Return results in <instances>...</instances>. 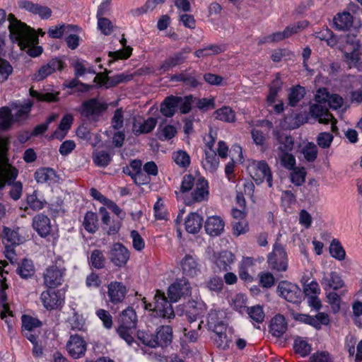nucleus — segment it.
<instances>
[{
  "label": "nucleus",
  "instance_id": "obj_1",
  "mask_svg": "<svg viewBox=\"0 0 362 362\" xmlns=\"http://www.w3.org/2000/svg\"><path fill=\"white\" fill-rule=\"evenodd\" d=\"M8 21L11 40L17 43L21 49H27V53L30 57L40 56L42 52V48L37 45L38 35L43 36L45 34L42 29L39 28L36 32L26 23L18 20L13 13L8 16Z\"/></svg>",
  "mask_w": 362,
  "mask_h": 362
},
{
  "label": "nucleus",
  "instance_id": "obj_2",
  "mask_svg": "<svg viewBox=\"0 0 362 362\" xmlns=\"http://www.w3.org/2000/svg\"><path fill=\"white\" fill-rule=\"evenodd\" d=\"M66 274V268L64 262L61 258H57L54 262L48 266L42 274L43 284L47 288H55L64 281Z\"/></svg>",
  "mask_w": 362,
  "mask_h": 362
},
{
  "label": "nucleus",
  "instance_id": "obj_3",
  "mask_svg": "<svg viewBox=\"0 0 362 362\" xmlns=\"http://www.w3.org/2000/svg\"><path fill=\"white\" fill-rule=\"evenodd\" d=\"M8 140L0 138V188H3L6 184L11 185L18 175V170L8 163L6 156Z\"/></svg>",
  "mask_w": 362,
  "mask_h": 362
},
{
  "label": "nucleus",
  "instance_id": "obj_4",
  "mask_svg": "<svg viewBox=\"0 0 362 362\" xmlns=\"http://www.w3.org/2000/svg\"><path fill=\"white\" fill-rule=\"evenodd\" d=\"M269 268L274 272H284L288 269V258L284 246L276 242L272 251L268 255Z\"/></svg>",
  "mask_w": 362,
  "mask_h": 362
},
{
  "label": "nucleus",
  "instance_id": "obj_5",
  "mask_svg": "<svg viewBox=\"0 0 362 362\" xmlns=\"http://www.w3.org/2000/svg\"><path fill=\"white\" fill-rule=\"evenodd\" d=\"M23 242V238L19 235L18 230L4 227L3 229L2 243L4 245V253L11 264L17 261L15 247Z\"/></svg>",
  "mask_w": 362,
  "mask_h": 362
},
{
  "label": "nucleus",
  "instance_id": "obj_6",
  "mask_svg": "<svg viewBox=\"0 0 362 362\" xmlns=\"http://www.w3.org/2000/svg\"><path fill=\"white\" fill-rule=\"evenodd\" d=\"M107 107L105 100L93 98L83 101L77 110L82 117L95 121L106 111Z\"/></svg>",
  "mask_w": 362,
  "mask_h": 362
},
{
  "label": "nucleus",
  "instance_id": "obj_7",
  "mask_svg": "<svg viewBox=\"0 0 362 362\" xmlns=\"http://www.w3.org/2000/svg\"><path fill=\"white\" fill-rule=\"evenodd\" d=\"M209 182L203 177H199L196 181L195 189L183 197L184 203L187 206H192L195 203H199L207 200L209 194Z\"/></svg>",
  "mask_w": 362,
  "mask_h": 362
},
{
  "label": "nucleus",
  "instance_id": "obj_8",
  "mask_svg": "<svg viewBox=\"0 0 362 362\" xmlns=\"http://www.w3.org/2000/svg\"><path fill=\"white\" fill-rule=\"evenodd\" d=\"M277 291L281 297L289 303L296 305L301 303L303 292L300 287L295 284L288 281H281L278 284Z\"/></svg>",
  "mask_w": 362,
  "mask_h": 362
},
{
  "label": "nucleus",
  "instance_id": "obj_9",
  "mask_svg": "<svg viewBox=\"0 0 362 362\" xmlns=\"http://www.w3.org/2000/svg\"><path fill=\"white\" fill-rule=\"evenodd\" d=\"M40 300L47 310H59L64 304V293L60 290L47 289L42 292Z\"/></svg>",
  "mask_w": 362,
  "mask_h": 362
},
{
  "label": "nucleus",
  "instance_id": "obj_10",
  "mask_svg": "<svg viewBox=\"0 0 362 362\" xmlns=\"http://www.w3.org/2000/svg\"><path fill=\"white\" fill-rule=\"evenodd\" d=\"M191 293L190 283L185 277L176 279L168 289V296L174 303L177 302L182 297L190 296Z\"/></svg>",
  "mask_w": 362,
  "mask_h": 362
},
{
  "label": "nucleus",
  "instance_id": "obj_11",
  "mask_svg": "<svg viewBox=\"0 0 362 362\" xmlns=\"http://www.w3.org/2000/svg\"><path fill=\"white\" fill-rule=\"evenodd\" d=\"M206 310V305L202 300H189L182 305V312L189 323L203 317Z\"/></svg>",
  "mask_w": 362,
  "mask_h": 362
},
{
  "label": "nucleus",
  "instance_id": "obj_12",
  "mask_svg": "<svg viewBox=\"0 0 362 362\" xmlns=\"http://www.w3.org/2000/svg\"><path fill=\"white\" fill-rule=\"evenodd\" d=\"M361 24H356L354 18L349 11H344L337 13L333 18L332 27L337 31H349L352 28L355 29L361 27Z\"/></svg>",
  "mask_w": 362,
  "mask_h": 362
},
{
  "label": "nucleus",
  "instance_id": "obj_13",
  "mask_svg": "<svg viewBox=\"0 0 362 362\" xmlns=\"http://www.w3.org/2000/svg\"><path fill=\"white\" fill-rule=\"evenodd\" d=\"M191 51L192 49L186 46L180 51L170 55L160 64V70L168 71L177 66L184 64L187 58V54H189Z\"/></svg>",
  "mask_w": 362,
  "mask_h": 362
},
{
  "label": "nucleus",
  "instance_id": "obj_14",
  "mask_svg": "<svg viewBox=\"0 0 362 362\" xmlns=\"http://www.w3.org/2000/svg\"><path fill=\"white\" fill-rule=\"evenodd\" d=\"M130 257V252L127 247L120 243H115L109 252V259L116 267H124Z\"/></svg>",
  "mask_w": 362,
  "mask_h": 362
},
{
  "label": "nucleus",
  "instance_id": "obj_15",
  "mask_svg": "<svg viewBox=\"0 0 362 362\" xmlns=\"http://www.w3.org/2000/svg\"><path fill=\"white\" fill-rule=\"evenodd\" d=\"M252 178L257 185H259L266 180L269 187L273 186L272 173L267 161L262 160L257 162Z\"/></svg>",
  "mask_w": 362,
  "mask_h": 362
},
{
  "label": "nucleus",
  "instance_id": "obj_16",
  "mask_svg": "<svg viewBox=\"0 0 362 362\" xmlns=\"http://www.w3.org/2000/svg\"><path fill=\"white\" fill-rule=\"evenodd\" d=\"M226 313L220 308H212L206 317V322L209 329L216 332L220 328L226 329Z\"/></svg>",
  "mask_w": 362,
  "mask_h": 362
},
{
  "label": "nucleus",
  "instance_id": "obj_17",
  "mask_svg": "<svg viewBox=\"0 0 362 362\" xmlns=\"http://www.w3.org/2000/svg\"><path fill=\"white\" fill-rule=\"evenodd\" d=\"M182 274L189 277H194L201 272L199 258L196 255L187 254L180 262Z\"/></svg>",
  "mask_w": 362,
  "mask_h": 362
},
{
  "label": "nucleus",
  "instance_id": "obj_18",
  "mask_svg": "<svg viewBox=\"0 0 362 362\" xmlns=\"http://www.w3.org/2000/svg\"><path fill=\"white\" fill-rule=\"evenodd\" d=\"M66 349L69 355L74 358L83 357L86 351V344L84 339L76 334L71 335L66 344Z\"/></svg>",
  "mask_w": 362,
  "mask_h": 362
},
{
  "label": "nucleus",
  "instance_id": "obj_19",
  "mask_svg": "<svg viewBox=\"0 0 362 362\" xmlns=\"http://www.w3.org/2000/svg\"><path fill=\"white\" fill-rule=\"evenodd\" d=\"M127 293V287L122 282L112 281L107 286V296L110 302L116 305L122 303Z\"/></svg>",
  "mask_w": 362,
  "mask_h": 362
},
{
  "label": "nucleus",
  "instance_id": "obj_20",
  "mask_svg": "<svg viewBox=\"0 0 362 362\" xmlns=\"http://www.w3.org/2000/svg\"><path fill=\"white\" fill-rule=\"evenodd\" d=\"M19 6L34 15H38L42 19L49 18L52 13L49 7L29 1H21Z\"/></svg>",
  "mask_w": 362,
  "mask_h": 362
},
{
  "label": "nucleus",
  "instance_id": "obj_21",
  "mask_svg": "<svg viewBox=\"0 0 362 362\" xmlns=\"http://www.w3.org/2000/svg\"><path fill=\"white\" fill-rule=\"evenodd\" d=\"M214 263L219 272L230 270V265L235 261V255L230 251L223 250L214 255Z\"/></svg>",
  "mask_w": 362,
  "mask_h": 362
},
{
  "label": "nucleus",
  "instance_id": "obj_22",
  "mask_svg": "<svg viewBox=\"0 0 362 362\" xmlns=\"http://www.w3.org/2000/svg\"><path fill=\"white\" fill-rule=\"evenodd\" d=\"M321 285L326 291L332 290H338L343 287L344 281L341 276L336 272L324 274L320 281Z\"/></svg>",
  "mask_w": 362,
  "mask_h": 362
},
{
  "label": "nucleus",
  "instance_id": "obj_23",
  "mask_svg": "<svg viewBox=\"0 0 362 362\" xmlns=\"http://www.w3.org/2000/svg\"><path fill=\"white\" fill-rule=\"evenodd\" d=\"M269 333L275 337L279 338L287 330V322L283 315H276L270 321L269 326Z\"/></svg>",
  "mask_w": 362,
  "mask_h": 362
},
{
  "label": "nucleus",
  "instance_id": "obj_24",
  "mask_svg": "<svg viewBox=\"0 0 362 362\" xmlns=\"http://www.w3.org/2000/svg\"><path fill=\"white\" fill-rule=\"evenodd\" d=\"M225 223L223 220L217 216L209 217L204 225L205 230L211 236H218L223 231Z\"/></svg>",
  "mask_w": 362,
  "mask_h": 362
},
{
  "label": "nucleus",
  "instance_id": "obj_25",
  "mask_svg": "<svg viewBox=\"0 0 362 362\" xmlns=\"http://www.w3.org/2000/svg\"><path fill=\"white\" fill-rule=\"evenodd\" d=\"M181 96H167L160 106V112L166 117H173L177 111Z\"/></svg>",
  "mask_w": 362,
  "mask_h": 362
},
{
  "label": "nucleus",
  "instance_id": "obj_26",
  "mask_svg": "<svg viewBox=\"0 0 362 362\" xmlns=\"http://www.w3.org/2000/svg\"><path fill=\"white\" fill-rule=\"evenodd\" d=\"M33 226L42 237H45L50 233V220L44 214H40L33 218Z\"/></svg>",
  "mask_w": 362,
  "mask_h": 362
},
{
  "label": "nucleus",
  "instance_id": "obj_27",
  "mask_svg": "<svg viewBox=\"0 0 362 362\" xmlns=\"http://www.w3.org/2000/svg\"><path fill=\"white\" fill-rule=\"evenodd\" d=\"M63 68L62 62L57 59L50 60L47 64L40 67L37 73L35 75V79L41 81L56 71Z\"/></svg>",
  "mask_w": 362,
  "mask_h": 362
},
{
  "label": "nucleus",
  "instance_id": "obj_28",
  "mask_svg": "<svg viewBox=\"0 0 362 362\" xmlns=\"http://www.w3.org/2000/svg\"><path fill=\"white\" fill-rule=\"evenodd\" d=\"M203 217L195 212L189 213L185 218V230L189 233L196 234L199 232L203 224Z\"/></svg>",
  "mask_w": 362,
  "mask_h": 362
},
{
  "label": "nucleus",
  "instance_id": "obj_29",
  "mask_svg": "<svg viewBox=\"0 0 362 362\" xmlns=\"http://www.w3.org/2000/svg\"><path fill=\"white\" fill-rule=\"evenodd\" d=\"M324 90L325 91V97H321L319 94L315 95V99L317 103H323L327 102L329 108L334 110L342 107L344 100L341 96L336 93L329 94L325 89Z\"/></svg>",
  "mask_w": 362,
  "mask_h": 362
},
{
  "label": "nucleus",
  "instance_id": "obj_30",
  "mask_svg": "<svg viewBox=\"0 0 362 362\" xmlns=\"http://www.w3.org/2000/svg\"><path fill=\"white\" fill-rule=\"evenodd\" d=\"M156 123V119L153 117H149L146 120L136 119L133 124V132L136 134L148 133L155 128Z\"/></svg>",
  "mask_w": 362,
  "mask_h": 362
},
{
  "label": "nucleus",
  "instance_id": "obj_31",
  "mask_svg": "<svg viewBox=\"0 0 362 362\" xmlns=\"http://www.w3.org/2000/svg\"><path fill=\"white\" fill-rule=\"evenodd\" d=\"M80 28L77 25L62 23L50 27L48 29L47 34L52 38L59 39L62 37L64 33L78 32Z\"/></svg>",
  "mask_w": 362,
  "mask_h": 362
},
{
  "label": "nucleus",
  "instance_id": "obj_32",
  "mask_svg": "<svg viewBox=\"0 0 362 362\" xmlns=\"http://www.w3.org/2000/svg\"><path fill=\"white\" fill-rule=\"evenodd\" d=\"M213 116L216 119L227 123H233L236 120L235 111L230 106L226 105L216 110Z\"/></svg>",
  "mask_w": 362,
  "mask_h": 362
},
{
  "label": "nucleus",
  "instance_id": "obj_33",
  "mask_svg": "<svg viewBox=\"0 0 362 362\" xmlns=\"http://www.w3.org/2000/svg\"><path fill=\"white\" fill-rule=\"evenodd\" d=\"M16 273L24 279L33 277L35 273V268L31 259L25 258L19 264L16 269Z\"/></svg>",
  "mask_w": 362,
  "mask_h": 362
},
{
  "label": "nucleus",
  "instance_id": "obj_34",
  "mask_svg": "<svg viewBox=\"0 0 362 362\" xmlns=\"http://www.w3.org/2000/svg\"><path fill=\"white\" fill-rule=\"evenodd\" d=\"M56 177L55 171L49 168H41L35 173V179L37 183L40 184L50 185L55 181Z\"/></svg>",
  "mask_w": 362,
  "mask_h": 362
},
{
  "label": "nucleus",
  "instance_id": "obj_35",
  "mask_svg": "<svg viewBox=\"0 0 362 362\" xmlns=\"http://www.w3.org/2000/svg\"><path fill=\"white\" fill-rule=\"evenodd\" d=\"M205 157L202 161V167L210 173H214L219 165V159L215 151H204Z\"/></svg>",
  "mask_w": 362,
  "mask_h": 362
},
{
  "label": "nucleus",
  "instance_id": "obj_36",
  "mask_svg": "<svg viewBox=\"0 0 362 362\" xmlns=\"http://www.w3.org/2000/svg\"><path fill=\"white\" fill-rule=\"evenodd\" d=\"M273 136L276 139V140L281 144L279 146V150L284 152H289L293 150L294 141L293 137L291 135H284L279 130L273 131Z\"/></svg>",
  "mask_w": 362,
  "mask_h": 362
},
{
  "label": "nucleus",
  "instance_id": "obj_37",
  "mask_svg": "<svg viewBox=\"0 0 362 362\" xmlns=\"http://www.w3.org/2000/svg\"><path fill=\"white\" fill-rule=\"evenodd\" d=\"M315 36L322 41H325L331 47H335L338 43L337 36L327 25L322 27L320 31L315 32Z\"/></svg>",
  "mask_w": 362,
  "mask_h": 362
},
{
  "label": "nucleus",
  "instance_id": "obj_38",
  "mask_svg": "<svg viewBox=\"0 0 362 362\" xmlns=\"http://www.w3.org/2000/svg\"><path fill=\"white\" fill-rule=\"evenodd\" d=\"M283 82L281 79L279 74L276 75L274 79L272 80L269 86V93L267 96V102L268 105H272L276 101L278 93L281 90Z\"/></svg>",
  "mask_w": 362,
  "mask_h": 362
},
{
  "label": "nucleus",
  "instance_id": "obj_39",
  "mask_svg": "<svg viewBox=\"0 0 362 362\" xmlns=\"http://www.w3.org/2000/svg\"><path fill=\"white\" fill-rule=\"evenodd\" d=\"M120 43L124 48L115 52H109L108 57L110 58L108 61L109 64H111L118 59H127L131 56L132 48L129 46H126L127 40L124 36L120 40Z\"/></svg>",
  "mask_w": 362,
  "mask_h": 362
},
{
  "label": "nucleus",
  "instance_id": "obj_40",
  "mask_svg": "<svg viewBox=\"0 0 362 362\" xmlns=\"http://www.w3.org/2000/svg\"><path fill=\"white\" fill-rule=\"evenodd\" d=\"M305 88L300 85H296L291 88L288 95V105L295 107L298 103L305 97Z\"/></svg>",
  "mask_w": 362,
  "mask_h": 362
},
{
  "label": "nucleus",
  "instance_id": "obj_41",
  "mask_svg": "<svg viewBox=\"0 0 362 362\" xmlns=\"http://www.w3.org/2000/svg\"><path fill=\"white\" fill-rule=\"evenodd\" d=\"M160 317L173 319L175 317V312L171 304V301L168 302L163 292L160 291Z\"/></svg>",
  "mask_w": 362,
  "mask_h": 362
},
{
  "label": "nucleus",
  "instance_id": "obj_42",
  "mask_svg": "<svg viewBox=\"0 0 362 362\" xmlns=\"http://www.w3.org/2000/svg\"><path fill=\"white\" fill-rule=\"evenodd\" d=\"M250 318V322L261 324L264 321L265 313L262 306L259 305H253L247 308L246 313Z\"/></svg>",
  "mask_w": 362,
  "mask_h": 362
},
{
  "label": "nucleus",
  "instance_id": "obj_43",
  "mask_svg": "<svg viewBox=\"0 0 362 362\" xmlns=\"http://www.w3.org/2000/svg\"><path fill=\"white\" fill-rule=\"evenodd\" d=\"M250 133L254 144L256 146H259L262 152H264L268 148L267 142L268 139L267 134L255 128L252 129Z\"/></svg>",
  "mask_w": 362,
  "mask_h": 362
},
{
  "label": "nucleus",
  "instance_id": "obj_44",
  "mask_svg": "<svg viewBox=\"0 0 362 362\" xmlns=\"http://www.w3.org/2000/svg\"><path fill=\"white\" fill-rule=\"evenodd\" d=\"M73 120L74 118L71 115H64L59 125V129L54 132L52 136L58 139H62L71 128Z\"/></svg>",
  "mask_w": 362,
  "mask_h": 362
},
{
  "label": "nucleus",
  "instance_id": "obj_45",
  "mask_svg": "<svg viewBox=\"0 0 362 362\" xmlns=\"http://www.w3.org/2000/svg\"><path fill=\"white\" fill-rule=\"evenodd\" d=\"M173 328L170 325L160 326V347L163 349L170 346L173 341Z\"/></svg>",
  "mask_w": 362,
  "mask_h": 362
},
{
  "label": "nucleus",
  "instance_id": "obj_46",
  "mask_svg": "<svg viewBox=\"0 0 362 362\" xmlns=\"http://www.w3.org/2000/svg\"><path fill=\"white\" fill-rule=\"evenodd\" d=\"M88 262L91 267L95 269H100L104 268L105 265V257L103 252L100 250H93L88 257Z\"/></svg>",
  "mask_w": 362,
  "mask_h": 362
},
{
  "label": "nucleus",
  "instance_id": "obj_47",
  "mask_svg": "<svg viewBox=\"0 0 362 362\" xmlns=\"http://www.w3.org/2000/svg\"><path fill=\"white\" fill-rule=\"evenodd\" d=\"M33 103L30 100H28L23 105L18 106L17 112L15 113L13 119L15 122H21L28 118Z\"/></svg>",
  "mask_w": 362,
  "mask_h": 362
},
{
  "label": "nucleus",
  "instance_id": "obj_48",
  "mask_svg": "<svg viewBox=\"0 0 362 362\" xmlns=\"http://www.w3.org/2000/svg\"><path fill=\"white\" fill-rule=\"evenodd\" d=\"M93 160L98 167H106L112 160V156L109 152L106 151H95L93 153Z\"/></svg>",
  "mask_w": 362,
  "mask_h": 362
},
{
  "label": "nucleus",
  "instance_id": "obj_49",
  "mask_svg": "<svg viewBox=\"0 0 362 362\" xmlns=\"http://www.w3.org/2000/svg\"><path fill=\"white\" fill-rule=\"evenodd\" d=\"M14 122L11 111L8 107L0 108V129H8Z\"/></svg>",
  "mask_w": 362,
  "mask_h": 362
},
{
  "label": "nucleus",
  "instance_id": "obj_50",
  "mask_svg": "<svg viewBox=\"0 0 362 362\" xmlns=\"http://www.w3.org/2000/svg\"><path fill=\"white\" fill-rule=\"evenodd\" d=\"M98 216L93 211H88L83 219V225L85 230L93 233L98 230Z\"/></svg>",
  "mask_w": 362,
  "mask_h": 362
},
{
  "label": "nucleus",
  "instance_id": "obj_51",
  "mask_svg": "<svg viewBox=\"0 0 362 362\" xmlns=\"http://www.w3.org/2000/svg\"><path fill=\"white\" fill-rule=\"evenodd\" d=\"M158 332L156 330V334H149L144 331H139L137 333L138 339L146 346L150 348H156L158 344Z\"/></svg>",
  "mask_w": 362,
  "mask_h": 362
},
{
  "label": "nucleus",
  "instance_id": "obj_52",
  "mask_svg": "<svg viewBox=\"0 0 362 362\" xmlns=\"http://www.w3.org/2000/svg\"><path fill=\"white\" fill-rule=\"evenodd\" d=\"M121 325L128 327H136V315L133 308L129 307L124 310L121 314Z\"/></svg>",
  "mask_w": 362,
  "mask_h": 362
},
{
  "label": "nucleus",
  "instance_id": "obj_53",
  "mask_svg": "<svg viewBox=\"0 0 362 362\" xmlns=\"http://www.w3.org/2000/svg\"><path fill=\"white\" fill-rule=\"evenodd\" d=\"M226 329L220 328L216 329V332H214L216 333V337L215 338V344L218 349L226 350L229 349L230 344L231 342V339L227 336L226 333Z\"/></svg>",
  "mask_w": 362,
  "mask_h": 362
},
{
  "label": "nucleus",
  "instance_id": "obj_54",
  "mask_svg": "<svg viewBox=\"0 0 362 362\" xmlns=\"http://www.w3.org/2000/svg\"><path fill=\"white\" fill-rule=\"evenodd\" d=\"M22 331H35V329L42 326V322L37 318L30 315L22 316Z\"/></svg>",
  "mask_w": 362,
  "mask_h": 362
},
{
  "label": "nucleus",
  "instance_id": "obj_55",
  "mask_svg": "<svg viewBox=\"0 0 362 362\" xmlns=\"http://www.w3.org/2000/svg\"><path fill=\"white\" fill-rule=\"evenodd\" d=\"M329 253L332 257L338 260H344L346 257V252L343 248L341 243L333 239L329 245Z\"/></svg>",
  "mask_w": 362,
  "mask_h": 362
},
{
  "label": "nucleus",
  "instance_id": "obj_56",
  "mask_svg": "<svg viewBox=\"0 0 362 362\" xmlns=\"http://www.w3.org/2000/svg\"><path fill=\"white\" fill-rule=\"evenodd\" d=\"M27 203L30 209L39 211L45 206L47 202L44 199L39 197L37 192L35 191L33 194L28 196Z\"/></svg>",
  "mask_w": 362,
  "mask_h": 362
},
{
  "label": "nucleus",
  "instance_id": "obj_57",
  "mask_svg": "<svg viewBox=\"0 0 362 362\" xmlns=\"http://www.w3.org/2000/svg\"><path fill=\"white\" fill-rule=\"evenodd\" d=\"M307 172L302 168H295L290 174L291 182L296 186H301L305 182Z\"/></svg>",
  "mask_w": 362,
  "mask_h": 362
},
{
  "label": "nucleus",
  "instance_id": "obj_58",
  "mask_svg": "<svg viewBox=\"0 0 362 362\" xmlns=\"http://www.w3.org/2000/svg\"><path fill=\"white\" fill-rule=\"evenodd\" d=\"M353 49L350 52H345L344 57L347 61L356 65L360 61L358 51L361 48L360 42L358 40H352L351 42Z\"/></svg>",
  "mask_w": 362,
  "mask_h": 362
},
{
  "label": "nucleus",
  "instance_id": "obj_59",
  "mask_svg": "<svg viewBox=\"0 0 362 362\" xmlns=\"http://www.w3.org/2000/svg\"><path fill=\"white\" fill-rule=\"evenodd\" d=\"M247 297L243 293H238L233 299V308L240 314L243 315L247 311Z\"/></svg>",
  "mask_w": 362,
  "mask_h": 362
},
{
  "label": "nucleus",
  "instance_id": "obj_60",
  "mask_svg": "<svg viewBox=\"0 0 362 362\" xmlns=\"http://www.w3.org/2000/svg\"><path fill=\"white\" fill-rule=\"evenodd\" d=\"M293 349L295 352L302 357L309 355L312 351L311 344L301 339L294 341Z\"/></svg>",
  "mask_w": 362,
  "mask_h": 362
},
{
  "label": "nucleus",
  "instance_id": "obj_61",
  "mask_svg": "<svg viewBox=\"0 0 362 362\" xmlns=\"http://www.w3.org/2000/svg\"><path fill=\"white\" fill-rule=\"evenodd\" d=\"M309 25L308 21L304 20L298 21L296 23L288 25L284 30L286 38L290 37L294 34L299 33L300 31L306 28Z\"/></svg>",
  "mask_w": 362,
  "mask_h": 362
},
{
  "label": "nucleus",
  "instance_id": "obj_62",
  "mask_svg": "<svg viewBox=\"0 0 362 362\" xmlns=\"http://www.w3.org/2000/svg\"><path fill=\"white\" fill-rule=\"evenodd\" d=\"M173 158L175 163L183 168H187L190 165L189 155L185 151H177L173 153Z\"/></svg>",
  "mask_w": 362,
  "mask_h": 362
},
{
  "label": "nucleus",
  "instance_id": "obj_63",
  "mask_svg": "<svg viewBox=\"0 0 362 362\" xmlns=\"http://www.w3.org/2000/svg\"><path fill=\"white\" fill-rule=\"evenodd\" d=\"M194 100V98L192 94L181 97V100H179V105H177V110H179L181 114L189 113L192 110Z\"/></svg>",
  "mask_w": 362,
  "mask_h": 362
},
{
  "label": "nucleus",
  "instance_id": "obj_64",
  "mask_svg": "<svg viewBox=\"0 0 362 362\" xmlns=\"http://www.w3.org/2000/svg\"><path fill=\"white\" fill-rule=\"evenodd\" d=\"M96 316L102 321L105 328L110 329L113 325L112 317L109 311L99 308L95 311Z\"/></svg>",
  "mask_w": 362,
  "mask_h": 362
}]
</instances>
